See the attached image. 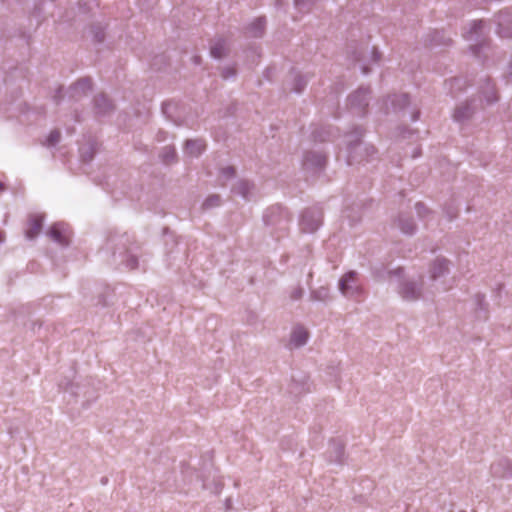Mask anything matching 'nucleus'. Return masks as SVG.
Here are the masks:
<instances>
[{
	"label": "nucleus",
	"mask_w": 512,
	"mask_h": 512,
	"mask_svg": "<svg viewBox=\"0 0 512 512\" xmlns=\"http://www.w3.org/2000/svg\"><path fill=\"white\" fill-rule=\"evenodd\" d=\"M137 249V246L131 244L127 233L111 234L105 244V250L111 251L115 263L124 264L130 270L137 269L139 266L138 256L135 253Z\"/></svg>",
	"instance_id": "1"
},
{
	"label": "nucleus",
	"mask_w": 512,
	"mask_h": 512,
	"mask_svg": "<svg viewBox=\"0 0 512 512\" xmlns=\"http://www.w3.org/2000/svg\"><path fill=\"white\" fill-rule=\"evenodd\" d=\"M364 129L360 126L354 127L344 135V143L347 151V164L352 166L373 158L376 150L373 145L361 141Z\"/></svg>",
	"instance_id": "2"
},
{
	"label": "nucleus",
	"mask_w": 512,
	"mask_h": 512,
	"mask_svg": "<svg viewBox=\"0 0 512 512\" xmlns=\"http://www.w3.org/2000/svg\"><path fill=\"white\" fill-rule=\"evenodd\" d=\"M263 221L267 227L272 229V232L277 234V237H280L287 231L291 217L284 207L273 205L264 212Z\"/></svg>",
	"instance_id": "3"
},
{
	"label": "nucleus",
	"mask_w": 512,
	"mask_h": 512,
	"mask_svg": "<svg viewBox=\"0 0 512 512\" xmlns=\"http://www.w3.org/2000/svg\"><path fill=\"white\" fill-rule=\"evenodd\" d=\"M323 211L318 206L307 208L300 217L299 226L305 233H314L322 225Z\"/></svg>",
	"instance_id": "4"
},
{
	"label": "nucleus",
	"mask_w": 512,
	"mask_h": 512,
	"mask_svg": "<svg viewBox=\"0 0 512 512\" xmlns=\"http://www.w3.org/2000/svg\"><path fill=\"white\" fill-rule=\"evenodd\" d=\"M483 25L484 22L482 20L473 21L469 30L463 35L466 40L475 42L470 46V50L477 58L480 57V52L486 45V42L481 40Z\"/></svg>",
	"instance_id": "5"
},
{
	"label": "nucleus",
	"mask_w": 512,
	"mask_h": 512,
	"mask_svg": "<svg viewBox=\"0 0 512 512\" xmlns=\"http://www.w3.org/2000/svg\"><path fill=\"white\" fill-rule=\"evenodd\" d=\"M370 89L360 87L348 98L350 109L358 116H364L369 105Z\"/></svg>",
	"instance_id": "6"
},
{
	"label": "nucleus",
	"mask_w": 512,
	"mask_h": 512,
	"mask_svg": "<svg viewBox=\"0 0 512 512\" xmlns=\"http://www.w3.org/2000/svg\"><path fill=\"white\" fill-rule=\"evenodd\" d=\"M422 284V277H420L419 281L403 280L398 287V293L406 301H416L422 297Z\"/></svg>",
	"instance_id": "7"
},
{
	"label": "nucleus",
	"mask_w": 512,
	"mask_h": 512,
	"mask_svg": "<svg viewBox=\"0 0 512 512\" xmlns=\"http://www.w3.org/2000/svg\"><path fill=\"white\" fill-rule=\"evenodd\" d=\"M70 228L67 224L63 222H58L53 224L48 232L47 235L58 245L62 247H67L70 244Z\"/></svg>",
	"instance_id": "8"
},
{
	"label": "nucleus",
	"mask_w": 512,
	"mask_h": 512,
	"mask_svg": "<svg viewBox=\"0 0 512 512\" xmlns=\"http://www.w3.org/2000/svg\"><path fill=\"white\" fill-rule=\"evenodd\" d=\"M410 104V99L408 94H393L389 95L385 101V114L390 113H399L403 111L406 107H408Z\"/></svg>",
	"instance_id": "9"
},
{
	"label": "nucleus",
	"mask_w": 512,
	"mask_h": 512,
	"mask_svg": "<svg viewBox=\"0 0 512 512\" xmlns=\"http://www.w3.org/2000/svg\"><path fill=\"white\" fill-rule=\"evenodd\" d=\"M326 162V155L319 151H309L305 153L303 158L304 168L313 172H319L324 169Z\"/></svg>",
	"instance_id": "10"
},
{
	"label": "nucleus",
	"mask_w": 512,
	"mask_h": 512,
	"mask_svg": "<svg viewBox=\"0 0 512 512\" xmlns=\"http://www.w3.org/2000/svg\"><path fill=\"white\" fill-rule=\"evenodd\" d=\"M114 108L112 101L103 93L95 96L93 99V109L97 116H108L114 111Z\"/></svg>",
	"instance_id": "11"
},
{
	"label": "nucleus",
	"mask_w": 512,
	"mask_h": 512,
	"mask_svg": "<svg viewBox=\"0 0 512 512\" xmlns=\"http://www.w3.org/2000/svg\"><path fill=\"white\" fill-rule=\"evenodd\" d=\"M356 275L355 271H349L339 280V289L344 296H354L358 293L355 285Z\"/></svg>",
	"instance_id": "12"
},
{
	"label": "nucleus",
	"mask_w": 512,
	"mask_h": 512,
	"mask_svg": "<svg viewBox=\"0 0 512 512\" xmlns=\"http://www.w3.org/2000/svg\"><path fill=\"white\" fill-rule=\"evenodd\" d=\"M490 471L493 477L508 478L512 475L511 462L507 458H499L491 464Z\"/></svg>",
	"instance_id": "13"
},
{
	"label": "nucleus",
	"mask_w": 512,
	"mask_h": 512,
	"mask_svg": "<svg viewBox=\"0 0 512 512\" xmlns=\"http://www.w3.org/2000/svg\"><path fill=\"white\" fill-rule=\"evenodd\" d=\"M497 26V34L500 37H512V16L508 12H501L498 14Z\"/></svg>",
	"instance_id": "14"
},
{
	"label": "nucleus",
	"mask_w": 512,
	"mask_h": 512,
	"mask_svg": "<svg viewBox=\"0 0 512 512\" xmlns=\"http://www.w3.org/2000/svg\"><path fill=\"white\" fill-rule=\"evenodd\" d=\"M92 89V82L90 78H81L74 85L69 88L70 97L79 100L82 96Z\"/></svg>",
	"instance_id": "15"
},
{
	"label": "nucleus",
	"mask_w": 512,
	"mask_h": 512,
	"mask_svg": "<svg viewBox=\"0 0 512 512\" xmlns=\"http://www.w3.org/2000/svg\"><path fill=\"white\" fill-rule=\"evenodd\" d=\"M450 261L446 258L439 257L431 265L430 277L437 280L449 273Z\"/></svg>",
	"instance_id": "16"
},
{
	"label": "nucleus",
	"mask_w": 512,
	"mask_h": 512,
	"mask_svg": "<svg viewBox=\"0 0 512 512\" xmlns=\"http://www.w3.org/2000/svg\"><path fill=\"white\" fill-rule=\"evenodd\" d=\"M308 392H310L308 378L305 375L300 376L299 379H296L295 376H293L292 382L289 385V393L298 397Z\"/></svg>",
	"instance_id": "17"
},
{
	"label": "nucleus",
	"mask_w": 512,
	"mask_h": 512,
	"mask_svg": "<svg viewBox=\"0 0 512 512\" xmlns=\"http://www.w3.org/2000/svg\"><path fill=\"white\" fill-rule=\"evenodd\" d=\"M395 224L406 235H413L416 232V225L409 214L400 213L395 220Z\"/></svg>",
	"instance_id": "18"
},
{
	"label": "nucleus",
	"mask_w": 512,
	"mask_h": 512,
	"mask_svg": "<svg viewBox=\"0 0 512 512\" xmlns=\"http://www.w3.org/2000/svg\"><path fill=\"white\" fill-rule=\"evenodd\" d=\"M44 222L42 215H32L28 221V228L25 232V237L28 240H33L41 232Z\"/></svg>",
	"instance_id": "19"
},
{
	"label": "nucleus",
	"mask_w": 512,
	"mask_h": 512,
	"mask_svg": "<svg viewBox=\"0 0 512 512\" xmlns=\"http://www.w3.org/2000/svg\"><path fill=\"white\" fill-rule=\"evenodd\" d=\"M336 129L332 126H320L312 131V139L315 142H325L333 139Z\"/></svg>",
	"instance_id": "20"
},
{
	"label": "nucleus",
	"mask_w": 512,
	"mask_h": 512,
	"mask_svg": "<svg viewBox=\"0 0 512 512\" xmlns=\"http://www.w3.org/2000/svg\"><path fill=\"white\" fill-rule=\"evenodd\" d=\"M475 108L472 106L471 102L467 101L461 105H459L454 112V120L459 123H463L470 119L473 115Z\"/></svg>",
	"instance_id": "21"
},
{
	"label": "nucleus",
	"mask_w": 512,
	"mask_h": 512,
	"mask_svg": "<svg viewBox=\"0 0 512 512\" xmlns=\"http://www.w3.org/2000/svg\"><path fill=\"white\" fill-rule=\"evenodd\" d=\"M480 92L488 104H493L498 101V96L494 84L489 78H485L480 87Z\"/></svg>",
	"instance_id": "22"
},
{
	"label": "nucleus",
	"mask_w": 512,
	"mask_h": 512,
	"mask_svg": "<svg viewBox=\"0 0 512 512\" xmlns=\"http://www.w3.org/2000/svg\"><path fill=\"white\" fill-rule=\"evenodd\" d=\"M265 25V18L259 17L246 27V34L252 38H260L264 35Z\"/></svg>",
	"instance_id": "23"
},
{
	"label": "nucleus",
	"mask_w": 512,
	"mask_h": 512,
	"mask_svg": "<svg viewBox=\"0 0 512 512\" xmlns=\"http://www.w3.org/2000/svg\"><path fill=\"white\" fill-rule=\"evenodd\" d=\"M308 331L302 326H297L293 329L291 333L290 343L296 347L304 346L308 341Z\"/></svg>",
	"instance_id": "24"
},
{
	"label": "nucleus",
	"mask_w": 512,
	"mask_h": 512,
	"mask_svg": "<svg viewBox=\"0 0 512 512\" xmlns=\"http://www.w3.org/2000/svg\"><path fill=\"white\" fill-rule=\"evenodd\" d=\"M254 184L247 180H239L233 187L232 192L240 195L245 200H250Z\"/></svg>",
	"instance_id": "25"
},
{
	"label": "nucleus",
	"mask_w": 512,
	"mask_h": 512,
	"mask_svg": "<svg viewBox=\"0 0 512 512\" xmlns=\"http://www.w3.org/2000/svg\"><path fill=\"white\" fill-rule=\"evenodd\" d=\"M205 149V144L202 140H187L185 142V153L192 157H198Z\"/></svg>",
	"instance_id": "26"
},
{
	"label": "nucleus",
	"mask_w": 512,
	"mask_h": 512,
	"mask_svg": "<svg viewBox=\"0 0 512 512\" xmlns=\"http://www.w3.org/2000/svg\"><path fill=\"white\" fill-rule=\"evenodd\" d=\"M309 80H310L309 75H303V74L293 71V80H292L290 90L295 93H301L307 86Z\"/></svg>",
	"instance_id": "27"
},
{
	"label": "nucleus",
	"mask_w": 512,
	"mask_h": 512,
	"mask_svg": "<svg viewBox=\"0 0 512 512\" xmlns=\"http://www.w3.org/2000/svg\"><path fill=\"white\" fill-rule=\"evenodd\" d=\"M210 54L215 59L223 58L226 54V41L222 38L216 39L210 47Z\"/></svg>",
	"instance_id": "28"
},
{
	"label": "nucleus",
	"mask_w": 512,
	"mask_h": 512,
	"mask_svg": "<svg viewBox=\"0 0 512 512\" xmlns=\"http://www.w3.org/2000/svg\"><path fill=\"white\" fill-rule=\"evenodd\" d=\"M310 299L312 301L326 302L329 299V289L322 286L313 290L310 294Z\"/></svg>",
	"instance_id": "29"
},
{
	"label": "nucleus",
	"mask_w": 512,
	"mask_h": 512,
	"mask_svg": "<svg viewBox=\"0 0 512 512\" xmlns=\"http://www.w3.org/2000/svg\"><path fill=\"white\" fill-rule=\"evenodd\" d=\"M352 56H353V60L357 63H361L360 65V69L362 71L363 74H368L370 69L368 67V65L365 63V56H364V51L361 49V50H357L355 49L353 52H352Z\"/></svg>",
	"instance_id": "30"
},
{
	"label": "nucleus",
	"mask_w": 512,
	"mask_h": 512,
	"mask_svg": "<svg viewBox=\"0 0 512 512\" xmlns=\"http://www.w3.org/2000/svg\"><path fill=\"white\" fill-rule=\"evenodd\" d=\"M316 0H294V6L300 13H308L314 6Z\"/></svg>",
	"instance_id": "31"
},
{
	"label": "nucleus",
	"mask_w": 512,
	"mask_h": 512,
	"mask_svg": "<svg viewBox=\"0 0 512 512\" xmlns=\"http://www.w3.org/2000/svg\"><path fill=\"white\" fill-rule=\"evenodd\" d=\"M59 388L64 392H69L71 395H78V389L80 386L78 384H74L73 382L66 381L59 383Z\"/></svg>",
	"instance_id": "32"
},
{
	"label": "nucleus",
	"mask_w": 512,
	"mask_h": 512,
	"mask_svg": "<svg viewBox=\"0 0 512 512\" xmlns=\"http://www.w3.org/2000/svg\"><path fill=\"white\" fill-rule=\"evenodd\" d=\"M220 202H221V199H220L219 195H216V194L210 195L204 201L203 208L204 209H211V208L217 207V206L220 205Z\"/></svg>",
	"instance_id": "33"
},
{
	"label": "nucleus",
	"mask_w": 512,
	"mask_h": 512,
	"mask_svg": "<svg viewBox=\"0 0 512 512\" xmlns=\"http://www.w3.org/2000/svg\"><path fill=\"white\" fill-rule=\"evenodd\" d=\"M415 210H416V213H417V216L422 219V220H425L426 218H428L429 215L432 214V211L429 210L423 203L421 202H417L416 205H415Z\"/></svg>",
	"instance_id": "34"
},
{
	"label": "nucleus",
	"mask_w": 512,
	"mask_h": 512,
	"mask_svg": "<svg viewBox=\"0 0 512 512\" xmlns=\"http://www.w3.org/2000/svg\"><path fill=\"white\" fill-rule=\"evenodd\" d=\"M60 138H61V133L58 130H53L49 133V135L46 139L45 145L48 147H53L59 143Z\"/></svg>",
	"instance_id": "35"
},
{
	"label": "nucleus",
	"mask_w": 512,
	"mask_h": 512,
	"mask_svg": "<svg viewBox=\"0 0 512 512\" xmlns=\"http://www.w3.org/2000/svg\"><path fill=\"white\" fill-rule=\"evenodd\" d=\"M176 158V152H175V149L173 147H170V146H166L164 149H163V153H162V159L165 163H170L172 161H174Z\"/></svg>",
	"instance_id": "36"
},
{
	"label": "nucleus",
	"mask_w": 512,
	"mask_h": 512,
	"mask_svg": "<svg viewBox=\"0 0 512 512\" xmlns=\"http://www.w3.org/2000/svg\"><path fill=\"white\" fill-rule=\"evenodd\" d=\"M221 176L225 179H231L235 177L236 171L233 166H227L221 169Z\"/></svg>",
	"instance_id": "37"
},
{
	"label": "nucleus",
	"mask_w": 512,
	"mask_h": 512,
	"mask_svg": "<svg viewBox=\"0 0 512 512\" xmlns=\"http://www.w3.org/2000/svg\"><path fill=\"white\" fill-rule=\"evenodd\" d=\"M222 78L225 80L233 79L236 76V70L234 67H225L222 70Z\"/></svg>",
	"instance_id": "38"
},
{
	"label": "nucleus",
	"mask_w": 512,
	"mask_h": 512,
	"mask_svg": "<svg viewBox=\"0 0 512 512\" xmlns=\"http://www.w3.org/2000/svg\"><path fill=\"white\" fill-rule=\"evenodd\" d=\"M333 448H334V452H335V458L333 459L335 462H341V458L343 456V453H344V448L341 444H334L333 445Z\"/></svg>",
	"instance_id": "39"
},
{
	"label": "nucleus",
	"mask_w": 512,
	"mask_h": 512,
	"mask_svg": "<svg viewBox=\"0 0 512 512\" xmlns=\"http://www.w3.org/2000/svg\"><path fill=\"white\" fill-rule=\"evenodd\" d=\"M445 213H446V215H447L449 220H453L454 218L457 217L458 211L453 206H448V207L445 208Z\"/></svg>",
	"instance_id": "40"
},
{
	"label": "nucleus",
	"mask_w": 512,
	"mask_h": 512,
	"mask_svg": "<svg viewBox=\"0 0 512 512\" xmlns=\"http://www.w3.org/2000/svg\"><path fill=\"white\" fill-rule=\"evenodd\" d=\"M475 301H476L477 306H478V308H479L480 310H485V305H486V303H485V296H484V295H482V294H477V295L475 296Z\"/></svg>",
	"instance_id": "41"
},
{
	"label": "nucleus",
	"mask_w": 512,
	"mask_h": 512,
	"mask_svg": "<svg viewBox=\"0 0 512 512\" xmlns=\"http://www.w3.org/2000/svg\"><path fill=\"white\" fill-rule=\"evenodd\" d=\"M370 56H371V62H373V63H377L381 58V54L376 49V47L371 48Z\"/></svg>",
	"instance_id": "42"
},
{
	"label": "nucleus",
	"mask_w": 512,
	"mask_h": 512,
	"mask_svg": "<svg viewBox=\"0 0 512 512\" xmlns=\"http://www.w3.org/2000/svg\"><path fill=\"white\" fill-rule=\"evenodd\" d=\"M303 295V289L301 287L295 288L291 293L292 300H299Z\"/></svg>",
	"instance_id": "43"
},
{
	"label": "nucleus",
	"mask_w": 512,
	"mask_h": 512,
	"mask_svg": "<svg viewBox=\"0 0 512 512\" xmlns=\"http://www.w3.org/2000/svg\"><path fill=\"white\" fill-rule=\"evenodd\" d=\"M420 111L418 109H414L411 111V120L416 121L419 119Z\"/></svg>",
	"instance_id": "44"
},
{
	"label": "nucleus",
	"mask_w": 512,
	"mask_h": 512,
	"mask_svg": "<svg viewBox=\"0 0 512 512\" xmlns=\"http://www.w3.org/2000/svg\"><path fill=\"white\" fill-rule=\"evenodd\" d=\"M94 37L98 42H102L104 40V33L102 31H96Z\"/></svg>",
	"instance_id": "45"
},
{
	"label": "nucleus",
	"mask_w": 512,
	"mask_h": 512,
	"mask_svg": "<svg viewBox=\"0 0 512 512\" xmlns=\"http://www.w3.org/2000/svg\"><path fill=\"white\" fill-rule=\"evenodd\" d=\"M61 97H62V88H59V89L56 91L55 95H54V100H55V102H56V103H59V102H60V100H61Z\"/></svg>",
	"instance_id": "46"
},
{
	"label": "nucleus",
	"mask_w": 512,
	"mask_h": 512,
	"mask_svg": "<svg viewBox=\"0 0 512 512\" xmlns=\"http://www.w3.org/2000/svg\"><path fill=\"white\" fill-rule=\"evenodd\" d=\"M389 275H395L397 277H401V275L403 274V269L402 268H398L394 271H389L388 272Z\"/></svg>",
	"instance_id": "47"
},
{
	"label": "nucleus",
	"mask_w": 512,
	"mask_h": 512,
	"mask_svg": "<svg viewBox=\"0 0 512 512\" xmlns=\"http://www.w3.org/2000/svg\"><path fill=\"white\" fill-rule=\"evenodd\" d=\"M273 70H274L273 68H267V69L265 70V72H264V77H265L268 81H270V80H271V74H272Z\"/></svg>",
	"instance_id": "48"
},
{
	"label": "nucleus",
	"mask_w": 512,
	"mask_h": 512,
	"mask_svg": "<svg viewBox=\"0 0 512 512\" xmlns=\"http://www.w3.org/2000/svg\"><path fill=\"white\" fill-rule=\"evenodd\" d=\"M461 83H462V79L461 78H454V79L451 80L452 87L460 86Z\"/></svg>",
	"instance_id": "49"
},
{
	"label": "nucleus",
	"mask_w": 512,
	"mask_h": 512,
	"mask_svg": "<svg viewBox=\"0 0 512 512\" xmlns=\"http://www.w3.org/2000/svg\"><path fill=\"white\" fill-rule=\"evenodd\" d=\"M509 80L508 81H511L512 82V60H511V63L509 65V68H508V74H507Z\"/></svg>",
	"instance_id": "50"
},
{
	"label": "nucleus",
	"mask_w": 512,
	"mask_h": 512,
	"mask_svg": "<svg viewBox=\"0 0 512 512\" xmlns=\"http://www.w3.org/2000/svg\"><path fill=\"white\" fill-rule=\"evenodd\" d=\"M200 60H201V57H200V56H194V57H193V61H194V63H195V64H197V65H198V64H200Z\"/></svg>",
	"instance_id": "51"
},
{
	"label": "nucleus",
	"mask_w": 512,
	"mask_h": 512,
	"mask_svg": "<svg viewBox=\"0 0 512 512\" xmlns=\"http://www.w3.org/2000/svg\"><path fill=\"white\" fill-rule=\"evenodd\" d=\"M225 505H226L227 509H230V507H231V499L230 498L226 499Z\"/></svg>",
	"instance_id": "52"
},
{
	"label": "nucleus",
	"mask_w": 512,
	"mask_h": 512,
	"mask_svg": "<svg viewBox=\"0 0 512 512\" xmlns=\"http://www.w3.org/2000/svg\"><path fill=\"white\" fill-rule=\"evenodd\" d=\"M5 190V185L3 183L0 182V192L4 191Z\"/></svg>",
	"instance_id": "53"
},
{
	"label": "nucleus",
	"mask_w": 512,
	"mask_h": 512,
	"mask_svg": "<svg viewBox=\"0 0 512 512\" xmlns=\"http://www.w3.org/2000/svg\"><path fill=\"white\" fill-rule=\"evenodd\" d=\"M4 240V234L3 232H0V243H2Z\"/></svg>",
	"instance_id": "54"
},
{
	"label": "nucleus",
	"mask_w": 512,
	"mask_h": 512,
	"mask_svg": "<svg viewBox=\"0 0 512 512\" xmlns=\"http://www.w3.org/2000/svg\"><path fill=\"white\" fill-rule=\"evenodd\" d=\"M169 107V104H164L163 105V111L166 112V109Z\"/></svg>",
	"instance_id": "55"
},
{
	"label": "nucleus",
	"mask_w": 512,
	"mask_h": 512,
	"mask_svg": "<svg viewBox=\"0 0 512 512\" xmlns=\"http://www.w3.org/2000/svg\"><path fill=\"white\" fill-rule=\"evenodd\" d=\"M281 4H282V1H281V0H277V1H276V5H277V6H280Z\"/></svg>",
	"instance_id": "56"
},
{
	"label": "nucleus",
	"mask_w": 512,
	"mask_h": 512,
	"mask_svg": "<svg viewBox=\"0 0 512 512\" xmlns=\"http://www.w3.org/2000/svg\"><path fill=\"white\" fill-rule=\"evenodd\" d=\"M451 42V39H448L447 42H445L446 45H448Z\"/></svg>",
	"instance_id": "57"
}]
</instances>
